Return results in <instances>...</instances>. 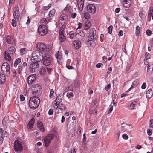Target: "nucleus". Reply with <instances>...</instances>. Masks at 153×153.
Here are the masks:
<instances>
[{"label":"nucleus","mask_w":153,"mask_h":153,"mask_svg":"<svg viewBox=\"0 0 153 153\" xmlns=\"http://www.w3.org/2000/svg\"><path fill=\"white\" fill-rule=\"evenodd\" d=\"M40 102V99L37 96L31 97L29 101V106L33 110L39 106Z\"/></svg>","instance_id":"1"},{"label":"nucleus","mask_w":153,"mask_h":153,"mask_svg":"<svg viewBox=\"0 0 153 153\" xmlns=\"http://www.w3.org/2000/svg\"><path fill=\"white\" fill-rule=\"evenodd\" d=\"M32 56L33 59L32 60H34L35 61L38 62L42 61L43 59V53L39 51H35L32 53Z\"/></svg>","instance_id":"2"},{"label":"nucleus","mask_w":153,"mask_h":153,"mask_svg":"<svg viewBox=\"0 0 153 153\" xmlns=\"http://www.w3.org/2000/svg\"><path fill=\"white\" fill-rule=\"evenodd\" d=\"M32 93L33 95L39 96L42 93V88L39 84L33 85L31 88Z\"/></svg>","instance_id":"3"},{"label":"nucleus","mask_w":153,"mask_h":153,"mask_svg":"<svg viewBox=\"0 0 153 153\" xmlns=\"http://www.w3.org/2000/svg\"><path fill=\"white\" fill-rule=\"evenodd\" d=\"M68 17L67 15L65 13L62 14L60 16L59 20V25L60 24L64 28L65 25L67 23ZM60 27V26H59Z\"/></svg>","instance_id":"4"},{"label":"nucleus","mask_w":153,"mask_h":153,"mask_svg":"<svg viewBox=\"0 0 153 153\" xmlns=\"http://www.w3.org/2000/svg\"><path fill=\"white\" fill-rule=\"evenodd\" d=\"M48 29L46 26L44 25H40L38 28V31L39 34L41 36H43L47 34Z\"/></svg>","instance_id":"5"},{"label":"nucleus","mask_w":153,"mask_h":153,"mask_svg":"<svg viewBox=\"0 0 153 153\" xmlns=\"http://www.w3.org/2000/svg\"><path fill=\"white\" fill-rule=\"evenodd\" d=\"M1 69L3 73L8 75L10 74V67L8 63L4 62L3 63L1 67Z\"/></svg>","instance_id":"6"},{"label":"nucleus","mask_w":153,"mask_h":153,"mask_svg":"<svg viewBox=\"0 0 153 153\" xmlns=\"http://www.w3.org/2000/svg\"><path fill=\"white\" fill-rule=\"evenodd\" d=\"M39 65L38 62L33 61L30 66V71L32 72H34L38 70Z\"/></svg>","instance_id":"7"},{"label":"nucleus","mask_w":153,"mask_h":153,"mask_svg":"<svg viewBox=\"0 0 153 153\" xmlns=\"http://www.w3.org/2000/svg\"><path fill=\"white\" fill-rule=\"evenodd\" d=\"M54 137L53 134H48L44 139V141L46 147H48L49 144L51 143V141Z\"/></svg>","instance_id":"8"},{"label":"nucleus","mask_w":153,"mask_h":153,"mask_svg":"<svg viewBox=\"0 0 153 153\" xmlns=\"http://www.w3.org/2000/svg\"><path fill=\"white\" fill-rule=\"evenodd\" d=\"M5 41L8 44L12 45L15 44V39L13 36L11 35H8L6 36Z\"/></svg>","instance_id":"9"},{"label":"nucleus","mask_w":153,"mask_h":153,"mask_svg":"<svg viewBox=\"0 0 153 153\" xmlns=\"http://www.w3.org/2000/svg\"><path fill=\"white\" fill-rule=\"evenodd\" d=\"M13 13L15 20L18 21L20 17V11L18 7H15L13 10Z\"/></svg>","instance_id":"10"},{"label":"nucleus","mask_w":153,"mask_h":153,"mask_svg":"<svg viewBox=\"0 0 153 153\" xmlns=\"http://www.w3.org/2000/svg\"><path fill=\"white\" fill-rule=\"evenodd\" d=\"M86 11L91 14H94L96 11L95 6L93 4H90L87 6L86 7Z\"/></svg>","instance_id":"11"},{"label":"nucleus","mask_w":153,"mask_h":153,"mask_svg":"<svg viewBox=\"0 0 153 153\" xmlns=\"http://www.w3.org/2000/svg\"><path fill=\"white\" fill-rule=\"evenodd\" d=\"M42 61H43V64L44 65L49 66L51 64V59L48 54L45 55L43 57V59H42Z\"/></svg>","instance_id":"12"},{"label":"nucleus","mask_w":153,"mask_h":153,"mask_svg":"<svg viewBox=\"0 0 153 153\" xmlns=\"http://www.w3.org/2000/svg\"><path fill=\"white\" fill-rule=\"evenodd\" d=\"M14 148L16 151H21L23 149L22 145L21 143L17 140H15V141Z\"/></svg>","instance_id":"13"},{"label":"nucleus","mask_w":153,"mask_h":153,"mask_svg":"<svg viewBox=\"0 0 153 153\" xmlns=\"http://www.w3.org/2000/svg\"><path fill=\"white\" fill-rule=\"evenodd\" d=\"M64 28L63 27H61L59 31V38L60 41L62 42L65 41L66 38L63 34Z\"/></svg>","instance_id":"14"},{"label":"nucleus","mask_w":153,"mask_h":153,"mask_svg":"<svg viewBox=\"0 0 153 153\" xmlns=\"http://www.w3.org/2000/svg\"><path fill=\"white\" fill-rule=\"evenodd\" d=\"M96 30L95 29L92 28L89 31V34L88 37V40L91 41L94 39L96 36Z\"/></svg>","instance_id":"15"},{"label":"nucleus","mask_w":153,"mask_h":153,"mask_svg":"<svg viewBox=\"0 0 153 153\" xmlns=\"http://www.w3.org/2000/svg\"><path fill=\"white\" fill-rule=\"evenodd\" d=\"M36 78V75L35 74L30 75L27 78L28 84L30 85L32 84L35 81Z\"/></svg>","instance_id":"16"},{"label":"nucleus","mask_w":153,"mask_h":153,"mask_svg":"<svg viewBox=\"0 0 153 153\" xmlns=\"http://www.w3.org/2000/svg\"><path fill=\"white\" fill-rule=\"evenodd\" d=\"M37 48L40 51L47 52V48L46 45L43 43L38 44L37 45Z\"/></svg>","instance_id":"17"},{"label":"nucleus","mask_w":153,"mask_h":153,"mask_svg":"<svg viewBox=\"0 0 153 153\" xmlns=\"http://www.w3.org/2000/svg\"><path fill=\"white\" fill-rule=\"evenodd\" d=\"M76 36L78 38L79 40H82L85 37V34L82 31H80L79 32L75 34Z\"/></svg>","instance_id":"18"},{"label":"nucleus","mask_w":153,"mask_h":153,"mask_svg":"<svg viewBox=\"0 0 153 153\" xmlns=\"http://www.w3.org/2000/svg\"><path fill=\"white\" fill-rule=\"evenodd\" d=\"M84 0H78L77 1L78 6L79 10L82 11L83 9Z\"/></svg>","instance_id":"19"},{"label":"nucleus","mask_w":153,"mask_h":153,"mask_svg":"<svg viewBox=\"0 0 153 153\" xmlns=\"http://www.w3.org/2000/svg\"><path fill=\"white\" fill-rule=\"evenodd\" d=\"M15 51L16 49L15 48L12 46L8 48L7 53L8 54H10V55H15Z\"/></svg>","instance_id":"20"},{"label":"nucleus","mask_w":153,"mask_h":153,"mask_svg":"<svg viewBox=\"0 0 153 153\" xmlns=\"http://www.w3.org/2000/svg\"><path fill=\"white\" fill-rule=\"evenodd\" d=\"M37 124L38 128H39V130L42 132H44L45 130L43 127L42 123L40 121H38Z\"/></svg>","instance_id":"21"},{"label":"nucleus","mask_w":153,"mask_h":153,"mask_svg":"<svg viewBox=\"0 0 153 153\" xmlns=\"http://www.w3.org/2000/svg\"><path fill=\"white\" fill-rule=\"evenodd\" d=\"M81 42L77 40L74 41L73 42V45L74 46V48L76 49H79L80 47Z\"/></svg>","instance_id":"22"},{"label":"nucleus","mask_w":153,"mask_h":153,"mask_svg":"<svg viewBox=\"0 0 153 153\" xmlns=\"http://www.w3.org/2000/svg\"><path fill=\"white\" fill-rule=\"evenodd\" d=\"M91 23L88 20H87L84 25V29L85 30H88L91 27Z\"/></svg>","instance_id":"23"},{"label":"nucleus","mask_w":153,"mask_h":153,"mask_svg":"<svg viewBox=\"0 0 153 153\" xmlns=\"http://www.w3.org/2000/svg\"><path fill=\"white\" fill-rule=\"evenodd\" d=\"M5 77L4 75L0 72V85L4 83L5 81Z\"/></svg>","instance_id":"24"},{"label":"nucleus","mask_w":153,"mask_h":153,"mask_svg":"<svg viewBox=\"0 0 153 153\" xmlns=\"http://www.w3.org/2000/svg\"><path fill=\"white\" fill-rule=\"evenodd\" d=\"M153 95V92L151 89L148 90L146 92V96L147 98H150Z\"/></svg>","instance_id":"25"},{"label":"nucleus","mask_w":153,"mask_h":153,"mask_svg":"<svg viewBox=\"0 0 153 153\" xmlns=\"http://www.w3.org/2000/svg\"><path fill=\"white\" fill-rule=\"evenodd\" d=\"M34 123V118L31 119L27 125V128L29 129H31L33 128V125Z\"/></svg>","instance_id":"26"},{"label":"nucleus","mask_w":153,"mask_h":153,"mask_svg":"<svg viewBox=\"0 0 153 153\" xmlns=\"http://www.w3.org/2000/svg\"><path fill=\"white\" fill-rule=\"evenodd\" d=\"M131 2H127V1L123 0V4L124 7L128 8L129 7Z\"/></svg>","instance_id":"27"},{"label":"nucleus","mask_w":153,"mask_h":153,"mask_svg":"<svg viewBox=\"0 0 153 153\" xmlns=\"http://www.w3.org/2000/svg\"><path fill=\"white\" fill-rule=\"evenodd\" d=\"M130 126L129 125L126 124L125 126H123L121 129V131L122 132H124L126 130L129 129H130Z\"/></svg>","instance_id":"28"},{"label":"nucleus","mask_w":153,"mask_h":153,"mask_svg":"<svg viewBox=\"0 0 153 153\" xmlns=\"http://www.w3.org/2000/svg\"><path fill=\"white\" fill-rule=\"evenodd\" d=\"M64 10L69 13H71L73 11L71 7L68 5H67L65 8Z\"/></svg>","instance_id":"29"},{"label":"nucleus","mask_w":153,"mask_h":153,"mask_svg":"<svg viewBox=\"0 0 153 153\" xmlns=\"http://www.w3.org/2000/svg\"><path fill=\"white\" fill-rule=\"evenodd\" d=\"M39 73L41 76H43L46 73L45 68L43 67H41L39 70Z\"/></svg>","instance_id":"30"},{"label":"nucleus","mask_w":153,"mask_h":153,"mask_svg":"<svg viewBox=\"0 0 153 153\" xmlns=\"http://www.w3.org/2000/svg\"><path fill=\"white\" fill-rule=\"evenodd\" d=\"M4 54H5V58L6 60L9 61H11L12 59L10 56L11 55H10V54H8V53H7V54H6V51L4 52Z\"/></svg>","instance_id":"31"},{"label":"nucleus","mask_w":153,"mask_h":153,"mask_svg":"<svg viewBox=\"0 0 153 153\" xmlns=\"http://www.w3.org/2000/svg\"><path fill=\"white\" fill-rule=\"evenodd\" d=\"M0 133L1 134V136L3 137H7L8 134L7 132L4 131H3L2 128L0 129Z\"/></svg>","instance_id":"32"},{"label":"nucleus","mask_w":153,"mask_h":153,"mask_svg":"<svg viewBox=\"0 0 153 153\" xmlns=\"http://www.w3.org/2000/svg\"><path fill=\"white\" fill-rule=\"evenodd\" d=\"M153 13V7H149L148 14V17H151L152 14Z\"/></svg>","instance_id":"33"},{"label":"nucleus","mask_w":153,"mask_h":153,"mask_svg":"<svg viewBox=\"0 0 153 153\" xmlns=\"http://www.w3.org/2000/svg\"><path fill=\"white\" fill-rule=\"evenodd\" d=\"M66 108V107L65 105L61 103L59 105L58 109H59L62 111L65 110Z\"/></svg>","instance_id":"34"},{"label":"nucleus","mask_w":153,"mask_h":153,"mask_svg":"<svg viewBox=\"0 0 153 153\" xmlns=\"http://www.w3.org/2000/svg\"><path fill=\"white\" fill-rule=\"evenodd\" d=\"M49 19H47L45 18H43L40 20V22L42 23H44L45 24H47L49 22Z\"/></svg>","instance_id":"35"},{"label":"nucleus","mask_w":153,"mask_h":153,"mask_svg":"<svg viewBox=\"0 0 153 153\" xmlns=\"http://www.w3.org/2000/svg\"><path fill=\"white\" fill-rule=\"evenodd\" d=\"M151 66L148 65L147 71L149 74L152 73L153 71V67H151Z\"/></svg>","instance_id":"36"},{"label":"nucleus","mask_w":153,"mask_h":153,"mask_svg":"<svg viewBox=\"0 0 153 153\" xmlns=\"http://www.w3.org/2000/svg\"><path fill=\"white\" fill-rule=\"evenodd\" d=\"M21 59L20 58H18L16 59L14 63V66L16 67L21 62Z\"/></svg>","instance_id":"37"},{"label":"nucleus","mask_w":153,"mask_h":153,"mask_svg":"<svg viewBox=\"0 0 153 153\" xmlns=\"http://www.w3.org/2000/svg\"><path fill=\"white\" fill-rule=\"evenodd\" d=\"M56 102L54 103L53 105V109L55 110H57L58 109V107L60 103H58L56 102Z\"/></svg>","instance_id":"38"},{"label":"nucleus","mask_w":153,"mask_h":153,"mask_svg":"<svg viewBox=\"0 0 153 153\" xmlns=\"http://www.w3.org/2000/svg\"><path fill=\"white\" fill-rule=\"evenodd\" d=\"M140 33V27L139 26H136V27L135 34L137 36H138Z\"/></svg>","instance_id":"39"},{"label":"nucleus","mask_w":153,"mask_h":153,"mask_svg":"<svg viewBox=\"0 0 153 153\" xmlns=\"http://www.w3.org/2000/svg\"><path fill=\"white\" fill-rule=\"evenodd\" d=\"M55 13V9H53L50 11L49 15L50 16H53Z\"/></svg>","instance_id":"40"},{"label":"nucleus","mask_w":153,"mask_h":153,"mask_svg":"<svg viewBox=\"0 0 153 153\" xmlns=\"http://www.w3.org/2000/svg\"><path fill=\"white\" fill-rule=\"evenodd\" d=\"M137 102L136 101H134L132 102L130 105V107L132 109H134V107L137 105Z\"/></svg>","instance_id":"41"},{"label":"nucleus","mask_w":153,"mask_h":153,"mask_svg":"<svg viewBox=\"0 0 153 153\" xmlns=\"http://www.w3.org/2000/svg\"><path fill=\"white\" fill-rule=\"evenodd\" d=\"M24 69H25L24 67H22V66H19L18 69V72L19 74H20L21 73L22 71Z\"/></svg>","instance_id":"42"},{"label":"nucleus","mask_w":153,"mask_h":153,"mask_svg":"<svg viewBox=\"0 0 153 153\" xmlns=\"http://www.w3.org/2000/svg\"><path fill=\"white\" fill-rule=\"evenodd\" d=\"M54 91L53 89H52L50 90L49 97L50 98H52L53 97V94H54Z\"/></svg>","instance_id":"43"},{"label":"nucleus","mask_w":153,"mask_h":153,"mask_svg":"<svg viewBox=\"0 0 153 153\" xmlns=\"http://www.w3.org/2000/svg\"><path fill=\"white\" fill-rule=\"evenodd\" d=\"M113 28V26L112 25H111L108 28V32L109 33L111 34Z\"/></svg>","instance_id":"44"},{"label":"nucleus","mask_w":153,"mask_h":153,"mask_svg":"<svg viewBox=\"0 0 153 153\" xmlns=\"http://www.w3.org/2000/svg\"><path fill=\"white\" fill-rule=\"evenodd\" d=\"M139 83V81L138 80H135L133 81L132 84V85H134L135 86H136Z\"/></svg>","instance_id":"45"},{"label":"nucleus","mask_w":153,"mask_h":153,"mask_svg":"<svg viewBox=\"0 0 153 153\" xmlns=\"http://www.w3.org/2000/svg\"><path fill=\"white\" fill-rule=\"evenodd\" d=\"M55 56L56 57L57 59H60L61 57V56L59 54V51H57L56 53L55 54Z\"/></svg>","instance_id":"46"},{"label":"nucleus","mask_w":153,"mask_h":153,"mask_svg":"<svg viewBox=\"0 0 153 153\" xmlns=\"http://www.w3.org/2000/svg\"><path fill=\"white\" fill-rule=\"evenodd\" d=\"M16 20H14V19H13L12 20V22H11L12 25L13 27H16Z\"/></svg>","instance_id":"47"},{"label":"nucleus","mask_w":153,"mask_h":153,"mask_svg":"<svg viewBox=\"0 0 153 153\" xmlns=\"http://www.w3.org/2000/svg\"><path fill=\"white\" fill-rule=\"evenodd\" d=\"M84 17L86 19H88L89 18L90 15L88 14V12H87L85 13H84Z\"/></svg>","instance_id":"48"},{"label":"nucleus","mask_w":153,"mask_h":153,"mask_svg":"<svg viewBox=\"0 0 153 153\" xmlns=\"http://www.w3.org/2000/svg\"><path fill=\"white\" fill-rule=\"evenodd\" d=\"M66 96L68 98H71L73 97V94L72 92L68 93L67 94Z\"/></svg>","instance_id":"49"},{"label":"nucleus","mask_w":153,"mask_h":153,"mask_svg":"<svg viewBox=\"0 0 153 153\" xmlns=\"http://www.w3.org/2000/svg\"><path fill=\"white\" fill-rule=\"evenodd\" d=\"M146 33L147 35L149 36H150L152 33V31L150 30L149 29L147 30L146 31Z\"/></svg>","instance_id":"50"},{"label":"nucleus","mask_w":153,"mask_h":153,"mask_svg":"<svg viewBox=\"0 0 153 153\" xmlns=\"http://www.w3.org/2000/svg\"><path fill=\"white\" fill-rule=\"evenodd\" d=\"M111 87V85L110 84H107L105 87V89L106 91H107Z\"/></svg>","instance_id":"51"},{"label":"nucleus","mask_w":153,"mask_h":153,"mask_svg":"<svg viewBox=\"0 0 153 153\" xmlns=\"http://www.w3.org/2000/svg\"><path fill=\"white\" fill-rule=\"evenodd\" d=\"M62 101V100L61 99H60L59 97H57L56 98L55 100L54 101V102H56L58 103H59L61 102Z\"/></svg>","instance_id":"52"},{"label":"nucleus","mask_w":153,"mask_h":153,"mask_svg":"<svg viewBox=\"0 0 153 153\" xmlns=\"http://www.w3.org/2000/svg\"><path fill=\"white\" fill-rule=\"evenodd\" d=\"M149 126L151 128H153V119H152L150 120Z\"/></svg>","instance_id":"53"},{"label":"nucleus","mask_w":153,"mask_h":153,"mask_svg":"<svg viewBox=\"0 0 153 153\" xmlns=\"http://www.w3.org/2000/svg\"><path fill=\"white\" fill-rule=\"evenodd\" d=\"M81 128L80 126H79V127L78 128L77 131V134L79 135H80L81 134Z\"/></svg>","instance_id":"54"},{"label":"nucleus","mask_w":153,"mask_h":153,"mask_svg":"<svg viewBox=\"0 0 153 153\" xmlns=\"http://www.w3.org/2000/svg\"><path fill=\"white\" fill-rule=\"evenodd\" d=\"M20 52L21 53L23 54L25 53V48H22L20 50Z\"/></svg>","instance_id":"55"},{"label":"nucleus","mask_w":153,"mask_h":153,"mask_svg":"<svg viewBox=\"0 0 153 153\" xmlns=\"http://www.w3.org/2000/svg\"><path fill=\"white\" fill-rule=\"evenodd\" d=\"M152 131L151 129H149L147 130V133L149 136H150L152 134Z\"/></svg>","instance_id":"56"},{"label":"nucleus","mask_w":153,"mask_h":153,"mask_svg":"<svg viewBox=\"0 0 153 153\" xmlns=\"http://www.w3.org/2000/svg\"><path fill=\"white\" fill-rule=\"evenodd\" d=\"M122 137L125 140H126L128 138V135L125 134H123Z\"/></svg>","instance_id":"57"},{"label":"nucleus","mask_w":153,"mask_h":153,"mask_svg":"<svg viewBox=\"0 0 153 153\" xmlns=\"http://www.w3.org/2000/svg\"><path fill=\"white\" fill-rule=\"evenodd\" d=\"M113 109V105H110V108L109 110L108 111V113L109 114V113H110L112 111Z\"/></svg>","instance_id":"58"},{"label":"nucleus","mask_w":153,"mask_h":153,"mask_svg":"<svg viewBox=\"0 0 153 153\" xmlns=\"http://www.w3.org/2000/svg\"><path fill=\"white\" fill-rule=\"evenodd\" d=\"M76 16V14L75 13H73L71 15V17L72 18H75Z\"/></svg>","instance_id":"59"},{"label":"nucleus","mask_w":153,"mask_h":153,"mask_svg":"<svg viewBox=\"0 0 153 153\" xmlns=\"http://www.w3.org/2000/svg\"><path fill=\"white\" fill-rule=\"evenodd\" d=\"M20 98L21 101H24L25 100V97L22 95H20Z\"/></svg>","instance_id":"60"},{"label":"nucleus","mask_w":153,"mask_h":153,"mask_svg":"<svg viewBox=\"0 0 153 153\" xmlns=\"http://www.w3.org/2000/svg\"><path fill=\"white\" fill-rule=\"evenodd\" d=\"M149 54L148 53L146 52L145 53V59H148L149 58Z\"/></svg>","instance_id":"61"},{"label":"nucleus","mask_w":153,"mask_h":153,"mask_svg":"<svg viewBox=\"0 0 153 153\" xmlns=\"http://www.w3.org/2000/svg\"><path fill=\"white\" fill-rule=\"evenodd\" d=\"M126 44H124V45H123L122 46V49L123 50V51L124 52H126Z\"/></svg>","instance_id":"62"},{"label":"nucleus","mask_w":153,"mask_h":153,"mask_svg":"<svg viewBox=\"0 0 153 153\" xmlns=\"http://www.w3.org/2000/svg\"><path fill=\"white\" fill-rule=\"evenodd\" d=\"M76 149L74 148L71 151H70L68 153H76Z\"/></svg>","instance_id":"63"},{"label":"nucleus","mask_w":153,"mask_h":153,"mask_svg":"<svg viewBox=\"0 0 153 153\" xmlns=\"http://www.w3.org/2000/svg\"><path fill=\"white\" fill-rule=\"evenodd\" d=\"M146 87V84L145 83H143L141 86V88L142 89H145Z\"/></svg>","instance_id":"64"}]
</instances>
